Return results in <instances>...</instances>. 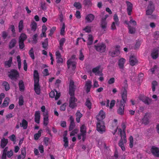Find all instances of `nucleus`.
Here are the masks:
<instances>
[{
	"mask_svg": "<svg viewBox=\"0 0 159 159\" xmlns=\"http://www.w3.org/2000/svg\"><path fill=\"white\" fill-rule=\"evenodd\" d=\"M56 59H57V63H62L63 62V59L60 57H56Z\"/></svg>",
	"mask_w": 159,
	"mask_h": 159,
	"instance_id": "338daca9",
	"label": "nucleus"
},
{
	"mask_svg": "<svg viewBox=\"0 0 159 159\" xmlns=\"http://www.w3.org/2000/svg\"><path fill=\"white\" fill-rule=\"evenodd\" d=\"M31 30L35 31L37 28V23L34 21L32 22L31 25Z\"/></svg>",
	"mask_w": 159,
	"mask_h": 159,
	"instance_id": "ea45409f",
	"label": "nucleus"
},
{
	"mask_svg": "<svg viewBox=\"0 0 159 159\" xmlns=\"http://www.w3.org/2000/svg\"><path fill=\"white\" fill-rule=\"evenodd\" d=\"M94 47L97 51L101 52H104L105 51L106 48L105 45L103 43L97 46L95 45Z\"/></svg>",
	"mask_w": 159,
	"mask_h": 159,
	"instance_id": "0eeeda50",
	"label": "nucleus"
},
{
	"mask_svg": "<svg viewBox=\"0 0 159 159\" xmlns=\"http://www.w3.org/2000/svg\"><path fill=\"white\" fill-rule=\"evenodd\" d=\"M78 131V129H74L70 133V136H74L75 135V134H77Z\"/></svg>",
	"mask_w": 159,
	"mask_h": 159,
	"instance_id": "bf43d9fd",
	"label": "nucleus"
},
{
	"mask_svg": "<svg viewBox=\"0 0 159 159\" xmlns=\"http://www.w3.org/2000/svg\"><path fill=\"white\" fill-rule=\"evenodd\" d=\"M129 147L130 148H132L133 147V138L131 136L129 138Z\"/></svg>",
	"mask_w": 159,
	"mask_h": 159,
	"instance_id": "603ef678",
	"label": "nucleus"
},
{
	"mask_svg": "<svg viewBox=\"0 0 159 159\" xmlns=\"http://www.w3.org/2000/svg\"><path fill=\"white\" fill-rule=\"evenodd\" d=\"M129 32L130 34H134L136 31V29L135 27H132L130 25L128 26Z\"/></svg>",
	"mask_w": 159,
	"mask_h": 159,
	"instance_id": "e433bc0d",
	"label": "nucleus"
},
{
	"mask_svg": "<svg viewBox=\"0 0 159 159\" xmlns=\"http://www.w3.org/2000/svg\"><path fill=\"white\" fill-rule=\"evenodd\" d=\"M24 100L23 97L20 96L19 98V104L20 106H22L23 105Z\"/></svg>",
	"mask_w": 159,
	"mask_h": 159,
	"instance_id": "5fc2aeb1",
	"label": "nucleus"
},
{
	"mask_svg": "<svg viewBox=\"0 0 159 159\" xmlns=\"http://www.w3.org/2000/svg\"><path fill=\"white\" fill-rule=\"evenodd\" d=\"M86 128L84 125H82L80 128V131L81 134H86Z\"/></svg>",
	"mask_w": 159,
	"mask_h": 159,
	"instance_id": "79ce46f5",
	"label": "nucleus"
},
{
	"mask_svg": "<svg viewBox=\"0 0 159 159\" xmlns=\"http://www.w3.org/2000/svg\"><path fill=\"white\" fill-rule=\"evenodd\" d=\"M2 85L4 87L5 90L6 91H8L10 89L9 84L6 81H4L2 84Z\"/></svg>",
	"mask_w": 159,
	"mask_h": 159,
	"instance_id": "f704fd0d",
	"label": "nucleus"
},
{
	"mask_svg": "<svg viewBox=\"0 0 159 159\" xmlns=\"http://www.w3.org/2000/svg\"><path fill=\"white\" fill-rule=\"evenodd\" d=\"M123 86L122 88L124 89V90L122 93L121 97L122 98H123L124 100L125 101L127 98V89L128 88V84L127 81L126 79H125L123 83Z\"/></svg>",
	"mask_w": 159,
	"mask_h": 159,
	"instance_id": "f03ea898",
	"label": "nucleus"
},
{
	"mask_svg": "<svg viewBox=\"0 0 159 159\" xmlns=\"http://www.w3.org/2000/svg\"><path fill=\"white\" fill-rule=\"evenodd\" d=\"M56 30V27H53L50 30V33L49 34V35L50 36H51L54 31Z\"/></svg>",
	"mask_w": 159,
	"mask_h": 159,
	"instance_id": "052dcab7",
	"label": "nucleus"
},
{
	"mask_svg": "<svg viewBox=\"0 0 159 159\" xmlns=\"http://www.w3.org/2000/svg\"><path fill=\"white\" fill-rule=\"evenodd\" d=\"M120 46L118 45L116 46L115 50L109 52V54L112 57L118 56L120 53Z\"/></svg>",
	"mask_w": 159,
	"mask_h": 159,
	"instance_id": "39448f33",
	"label": "nucleus"
},
{
	"mask_svg": "<svg viewBox=\"0 0 159 159\" xmlns=\"http://www.w3.org/2000/svg\"><path fill=\"white\" fill-rule=\"evenodd\" d=\"M75 126V123H70V125L69 127V131H71L72 130Z\"/></svg>",
	"mask_w": 159,
	"mask_h": 159,
	"instance_id": "864d4df0",
	"label": "nucleus"
},
{
	"mask_svg": "<svg viewBox=\"0 0 159 159\" xmlns=\"http://www.w3.org/2000/svg\"><path fill=\"white\" fill-rule=\"evenodd\" d=\"M149 114L146 113L142 120V123L145 125H148L149 123L150 118Z\"/></svg>",
	"mask_w": 159,
	"mask_h": 159,
	"instance_id": "9b49d317",
	"label": "nucleus"
},
{
	"mask_svg": "<svg viewBox=\"0 0 159 159\" xmlns=\"http://www.w3.org/2000/svg\"><path fill=\"white\" fill-rule=\"evenodd\" d=\"M84 5L87 7H89L92 5V3L90 0H84L83 2Z\"/></svg>",
	"mask_w": 159,
	"mask_h": 159,
	"instance_id": "cd10ccee",
	"label": "nucleus"
},
{
	"mask_svg": "<svg viewBox=\"0 0 159 159\" xmlns=\"http://www.w3.org/2000/svg\"><path fill=\"white\" fill-rule=\"evenodd\" d=\"M92 82L90 80H88L85 84V86H86V91L88 93L90 90V89L92 86L91 85Z\"/></svg>",
	"mask_w": 159,
	"mask_h": 159,
	"instance_id": "4be33fe9",
	"label": "nucleus"
},
{
	"mask_svg": "<svg viewBox=\"0 0 159 159\" xmlns=\"http://www.w3.org/2000/svg\"><path fill=\"white\" fill-rule=\"evenodd\" d=\"M24 41L19 40V47L20 49H23L25 47V44L24 43Z\"/></svg>",
	"mask_w": 159,
	"mask_h": 159,
	"instance_id": "de8ad7c7",
	"label": "nucleus"
},
{
	"mask_svg": "<svg viewBox=\"0 0 159 159\" xmlns=\"http://www.w3.org/2000/svg\"><path fill=\"white\" fill-rule=\"evenodd\" d=\"M125 62V60L123 58H121L119 60L118 65L120 69H123Z\"/></svg>",
	"mask_w": 159,
	"mask_h": 159,
	"instance_id": "b1692460",
	"label": "nucleus"
},
{
	"mask_svg": "<svg viewBox=\"0 0 159 159\" xmlns=\"http://www.w3.org/2000/svg\"><path fill=\"white\" fill-rule=\"evenodd\" d=\"M19 86L20 91H23L24 90L25 87L23 82L22 80H20L19 81Z\"/></svg>",
	"mask_w": 159,
	"mask_h": 159,
	"instance_id": "2f4dec72",
	"label": "nucleus"
},
{
	"mask_svg": "<svg viewBox=\"0 0 159 159\" xmlns=\"http://www.w3.org/2000/svg\"><path fill=\"white\" fill-rule=\"evenodd\" d=\"M151 56L153 59H156L158 56V50L157 49H154L152 52Z\"/></svg>",
	"mask_w": 159,
	"mask_h": 159,
	"instance_id": "f3484780",
	"label": "nucleus"
},
{
	"mask_svg": "<svg viewBox=\"0 0 159 159\" xmlns=\"http://www.w3.org/2000/svg\"><path fill=\"white\" fill-rule=\"evenodd\" d=\"M42 131V130L40 129L38 131V133L35 134L34 135V138L35 140H38L39 138L41 136Z\"/></svg>",
	"mask_w": 159,
	"mask_h": 159,
	"instance_id": "c9c22d12",
	"label": "nucleus"
},
{
	"mask_svg": "<svg viewBox=\"0 0 159 159\" xmlns=\"http://www.w3.org/2000/svg\"><path fill=\"white\" fill-rule=\"evenodd\" d=\"M74 6L78 9H79L81 8L82 7V6L81 4L78 2H75L74 4Z\"/></svg>",
	"mask_w": 159,
	"mask_h": 159,
	"instance_id": "09e8293b",
	"label": "nucleus"
},
{
	"mask_svg": "<svg viewBox=\"0 0 159 159\" xmlns=\"http://www.w3.org/2000/svg\"><path fill=\"white\" fill-rule=\"evenodd\" d=\"M138 63V61L136 57L134 56H131L129 58V63L130 65L133 66Z\"/></svg>",
	"mask_w": 159,
	"mask_h": 159,
	"instance_id": "4468645a",
	"label": "nucleus"
},
{
	"mask_svg": "<svg viewBox=\"0 0 159 159\" xmlns=\"http://www.w3.org/2000/svg\"><path fill=\"white\" fill-rule=\"evenodd\" d=\"M97 129L101 134L105 132L106 128L103 121L98 122L97 124Z\"/></svg>",
	"mask_w": 159,
	"mask_h": 159,
	"instance_id": "f257e3e1",
	"label": "nucleus"
},
{
	"mask_svg": "<svg viewBox=\"0 0 159 159\" xmlns=\"http://www.w3.org/2000/svg\"><path fill=\"white\" fill-rule=\"evenodd\" d=\"M131 18V20H130V21H129V23L130 24H133V25H134V26H136L137 25L136 22V21L132 19V17H130Z\"/></svg>",
	"mask_w": 159,
	"mask_h": 159,
	"instance_id": "e2e57ef3",
	"label": "nucleus"
},
{
	"mask_svg": "<svg viewBox=\"0 0 159 159\" xmlns=\"http://www.w3.org/2000/svg\"><path fill=\"white\" fill-rule=\"evenodd\" d=\"M107 25V23L106 20L103 19H101L100 23V26L103 30H104V31L105 30Z\"/></svg>",
	"mask_w": 159,
	"mask_h": 159,
	"instance_id": "6ab92c4d",
	"label": "nucleus"
},
{
	"mask_svg": "<svg viewBox=\"0 0 159 159\" xmlns=\"http://www.w3.org/2000/svg\"><path fill=\"white\" fill-rule=\"evenodd\" d=\"M16 41L15 39H12L10 42L9 46V48L10 49H11L14 47L16 44Z\"/></svg>",
	"mask_w": 159,
	"mask_h": 159,
	"instance_id": "7c9ffc66",
	"label": "nucleus"
},
{
	"mask_svg": "<svg viewBox=\"0 0 159 159\" xmlns=\"http://www.w3.org/2000/svg\"><path fill=\"white\" fill-rule=\"evenodd\" d=\"M122 100L120 102L119 108L117 110L118 113L120 115H122L124 114V107L125 106V103H126V102L127 98H126L125 101L124 100L123 98H122Z\"/></svg>",
	"mask_w": 159,
	"mask_h": 159,
	"instance_id": "7ed1b4c3",
	"label": "nucleus"
},
{
	"mask_svg": "<svg viewBox=\"0 0 159 159\" xmlns=\"http://www.w3.org/2000/svg\"><path fill=\"white\" fill-rule=\"evenodd\" d=\"M127 4V11L128 12V14L129 16H130L131 14V12L132 11L133 7V5L130 2L126 1V2Z\"/></svg>",
	"mask_w": 159,
	"mask_h": 159,
	"instance_id": "9d476101",
	"label": "nucleus"
},
{
	"mask_svg": "<svg viewBox=\"0 0 159 159\" xmlns=\"http://www.w3.org/2000/svg\"><path fill=\"white\" fill-rule=\"evenodd\" d=\"M10 100V99L8 97H6L5 98L3 103L1 105V107H5L8 106L9 104V101Z\"/></svg>",
	"mask_w": 159,
	"mask_h": 159,
	"instance_id": "c756f323",
	"label": "nucleus"
},
{
	"mask_svg": "<svg viewBox=\"0 0 159 159\" xmlns=\"http://www.w3.org/2000/svg\"><path fill=\"white\" fill-rule=\"evenodd\" d=\"M40 113L39 111H36L35 114V121L37 124L39 123Z\"/></svg>",
	"mask_w": 159,
	"mask_h": 159,
	"instance_id": "412c9836",
	"label": "nucleus"
},
{
	"mask_svg": "<svg viewBox=\"0 0 159 159\" xmlns=\"http://www.w3.org/2000/svg\"><path fill=\"white\" fill-rule=\"evenodd\" d=\"M65 26L64 23H63L62 26L61 30V32L60 34L61 35H63L64 33L65 32Z\"/></svg>",
	"mask_w": 159,
	"mask_h": 159,
	"instance_id": "6e6d98bb",
	"label": "nucleus"
},
{
	"mask_svg": "<svg viewBox=\"0 0 159 159\" xmlns=\"http://www.w3.org/2000/svg\"><path fill=\"white\" fill-rule=\"evenodd\" d=\"M100 68V66H98L92 69V72L94 73L95 75H102L103 74L99 70Z\"/></svg>",
	"mask_w": 159,
	"mask_h": 159,
	"instance_id": "f8f14e48",
	"label": "nucleus"
},
{
	"mask_svg": "<svg viewBox=\"0 0 159 159\" xmlns=\"http://www.w3.org/2000/svg\"><path fill=\"white\" fill-rule=\"evenodd\" d=\"M23 21L22 20H20L19 24V32H21L23 28Z\"/></svg>",
	"mask_w": 159,
	"mask_h": 159,
	"instance_id": "a18cd8bd",
	"label": "nucleus"
},
{
	"mask_svg": "<svg viewBox=\"0 0 159 159\" xmlns=\"http://www.w3.org/2000/svg\"><path fill=\"white\" fill-rule=\"evenodd\" d=\"M12 57H11L10 58L8 61L5 62V65L6 66H8L9 67L11 66V64L12 62Z\"/></svg>",
	"mask_w": 159,
	"mask_h": 159,
	"instance_id": "a19ab883",
	"label": "nucleus"
},
{
	"mask_svg": "<svg viewBox=\"0 0 159 159\" xmlns=\"http://www.w3.org/2000/svg\"><path fill=\"white\" fill-rule=\"evenodd\" d=\"M8 143V140L3 138L1 140L0 146L2 148H3Z\"/></svg>",
	"mask_w": 159,
	"mask_h": 159,
	"instance_id": "393cba45",
	"label": "nucleus"
},
{
	"mask_svg": "<svg viewBox=\"0 0 159 159\" xmlns=\"http://www.w3.org/2000/svg\"><path fill=\"white\" fill-rule=\"evenodd\" d=\"M42 47L45 50H47L48 48V39L46 38L45 39L44 41L42 42Z\"/></svg>",
	"mask_w": 159,
	"mask_h": 159,
	"instance_id": "bb28decb",
	"label": "nucleus"
},
{
	"mask_svg": "<svg viewBox=\"0 0 159 159\" xmlns=\"http://www.w3.org/2000/svg\"><path fill=\"white\" fill-rule=\"evenodd\" d=\"M75 87H69V94L70 96L75 95Z\"/></svg>",
	"mask_w": 159,
	"mask_h": 159,
	"instance_id": "72a5a7b5",
	"label": "nucleus"
},
{
	"mask_svg": "<svg viewBox=\"0 0 159 159\" xmlns=\"http://www.w3.org/2000/svg\"><path fill=\"white\" fill-rule=\"evenodd\" d=\"M113 19L115 20V22H116V24L117 25H119V19L117 14H115L113 16Z\"/></svg>",
	"mask_w": 159,
	"mask_h": 159,
	"instance_id": "c03bdc74",
	"label": "nucleus"
},
{
	"mask_svg": "<svg viewBox=\"0 0 159 159\" xmlns=\"http://www.w3.org/2000/svg\"><path fill=\"white\" fill-rule=\"evenodd\" d=\"M124 141H123V138H121V139L119 141L118 143L119 146L121 148V149L123 151H125V148L124 147Z\"/></svg>",
	"mask_w": 159,
	"mask_h": 159,
	"instance_id": "c85d7f7f",
	"label": "nucleus"
},
{
	"mask_svg": "<svg viewBox=\"0 0 159 159\" xmlns=\"http://www.w3.org/2000/svg\"><path fill=\"white\" fill-rule=\"evenodd\" d=\"M93 37L92 35L89 34L88 38V42L87 45H90L92 44L93 43Z\"/></svg>",
	"mask_w": 159,
	"mask_h": 159,
	"instance_id": "473e14b6",
	"label": "nucleus"
},
{
	"mask_svg": "<svg viewBox=\"0 0 159 159\" xmlns=\"http://www.w3.org/2000/svg\"><path fill=\"white\" fill-rule=\"evenodd\" d=\"M40 88L39 82L34 83V90L36 93L38 95H39L40 93Z\"/></svg>",
	"mask_w": 159,
	"mask_h": 159,
	"instance_id": "dca6fc26",
	"label": "nucleus"
},
{
	"mask_svg": "<svg viewBox=\"0 0 159 159\" xmlns=\"http://www.w3.org/2000/svg\"><path fill=\"white\" fill-rule=\"evenodd\" d=\"M43 75L46 76L49 75L48 70L47 69H45L44 70L43 72Z\"/></svg>",
	"mask_w": 159,
	"mask_h": 159,
	"instance_id": "680f3d73",
	"label": "nucleus"
},
{
	"mask_svg": "<svg viewBox=\"0 0 159 159\" xmlns=\"http://www.w3.org/2000/svg\"><path fill=\"white\" fill-rule=\"evenodd\" d=\"M21 154L23 155V158H24L25 157L26 151L25 148H23L21 149Z\"/></svg>",
	"mask_w": 159,
	"mask_h": 159,
	"instance_id": "13d9d810",
	"label": "nucleus"
},
{
	"mask_svg": "<svg viewBox=\"0 0 159 159\" xmlns=\"http://www.w3.org/2000/svg\"><path fill=\"white\" fill-rule=\"evenodd\" d=\"M83 50V49H82L80 51L79 59L81 61L84 60V55L82 52Z\"/></svg>",
	"mask_w": 159,
	"mask_h": 159,
	"instance_id": "3c124183",
	"label": "nucleus"
},
{
	"mask_svg": "<svg viewBox=\"0 0 159 159\" xmlns=\"http://www.w3.org/2000/svg\"><path fill=\"white\" fill-rule=\"evenodd\" d=\"M76 120L77 123L80 122V118L82 116V114L80 112V111L78 110L75 114Z\"/></svg>",
	"mask_w": 159,
	"mask_h": 159,
	"instance_id": "a878e982",
	"label": "nucleus"
},
{
	"mask_svg": "<svg viewBox=\"0 0 159 159\" xmlns=\"http://www.w3.org/2000/svg\"><path fill=\"white\" fill-rule=\"evenodd\" d=\"M67 134V130H66L64 132L63 134V141L64 142V146L65 148H66L68 147V141L67 138L66 137V136Z\"/></svg>",
	"mask_w": 159,
	"mask_h": 159,
	"instance_id": "ddd939ff",
	"label": "nucleus"
},
{
	"mask_svg": "<svg viewBox=\"0 0 159 159\" xmlns=\"http://www.w3.org/2000/svg\"><path fill=\"white\" fill-rule=\"evenodd\" d=\"M13 155V152L12 150L7 152V156L8 157L10 158Z\"/></svg>",
	"mask_w": 159,
	"mask_h": 159,
	"instance_id": "69168bd1",
	"label": "nucleus"
},
{
	"mask_svg": "<svg viewBox=\"0 0 159 159\" xmlns=\"http://www.w3.org/2000/svg\"><path fill=\"white\" fill-rule=\"evenodd\" d=\"M85 105L89 109H90L91 107V103L88 99H87L85 103Z\"/></svg>",
	"mask_w": 159,
	"mask_h": 159,
	"instance_id": "49530a36",
	"label": "nucleus"
},
{
	"mask_svg": "<svg viewBox=\"0 0 159 159\" xmlns=\"http://www.w3.org/2000/svg\"><path fill=\"white\" fill-rule=\"evenodd\" d=\"M34 83L39 82V75L37 70H35L34 71Z\"/></svg>",
	"mask_w": 159,
	"mask_h": 159,
	"instance_id": "aec40b11",
	"label": "nucleus"
},
{
	"mask_svg": "<svg viewBox=\"0 0 159 159\" xmlns=\"http://www.w3.org/2000/svg\"><path fill=\"white\" fill-rule=\"evenodd\" d=\"M83 30L85 31L87 33H89L91 31V27L89 26H86L83 29Z\"/></svg>",
	"mask_w": 159,
	"mask_h": 159,
	"instance_id": "4d7b16f0",
	"label": "nucleus"
},
{
	"mask_svg": "<svg viewBox=\"0 0 159 159\" xmlns=\"http://www.w3.org/2000/svg\"><path fill=\"white\" fill-rule=\"evenodd\" d=\"M76 17L77 19H80L81 18L80 13V11H77L75 14Z\"/></svg>",
	"mask_w": 159,
	"mask_h": 159,
	"instance_id": "774afa93",
	"label": "nucleus"
},
{
	"mask_svg": "<svg viewBox=\"0 0 159 159\" xmlns=\"http://www.w3.org/2000/svg\"><path fill=\"white\" fill-rule=\"evenodd\" d=\"M148 9L152 10V11H154V7L152 2H149L148 6Z\"/></svg>",
	"mask_w": 159,
	"mask_h": 159,
	"instance_id": "37998d69",
	"label": "nucleus"
},
{
	"mask_svg": "<svg viewBox=\"0 0 159 159\" xmlns=\"http://www.w3.org/2000/svg\"><path fill=\"white\" fill-rule=\"evenodd\" d=\"M28 124L27 121L23 119L21 123H20V127H23V129H26L27 128Z\"/></svg>",
	"mask_w": 159,
	"mask_h": 159,
	"instance_id": "5701e85b",
	"label": "nucleus"
},
{
	"mask_svg": "<svg viewBox=\"0 0 159 159\" xmlns=\"http://www.w3.org/2000/svg\"><path fill=\"white\" fill-rule=\"evenodd\" d=\"M141 100L147 105L149 104L151 102L152 99L146 97H143L141 98Z\"/></svg>",
	"mask_w": 159,
	"mask_h": 159,
	"instance_id": "a211bd4d",
	"label": "nucleus"
},
{
	"mask_svg": "<svg viewBox=\"0 0 159 159\" xmlns=\"http://www.w3.org/2000/svg\"><path fill=\"white\" fill-rule=\"evenodd\" d=\"M56 92V95L55 97V98L56 100H57L60 96V93H58L57 91L55 90Z\"/></svg>",
	"mask_w": 159,
	"mask_h": 159,
	"instance_id": "0e129e2a",
	"label": "nucleus"
},
{
	"mask_svg": "<svg viewBox=\"0 0 159 159\" xmlns=\"http://www.w3.org/2000/svg\"><path fill=\"white\" fill-rule=\"evenodd\" d=\"M9 76L12 80H16L19 76V74L16 70H12L10 72Z\"/></svg>",
	"mask_w": 159,
	"mask_h": 159,
	"instance_id": "423d86ee",
	"label": "nucleus"
},
{
	"mask_svg": "<svg viewBox=\"0 0 159 159\" xmlns=\"http://www.w3.org/2000/svg\"><path fill=\"white\" fill-rule=\"evenodd\" d=\"M27 37L25 34L22 33L20 36L19 40H21L22 41H24L26 39Z\"/></svg>",
	"mask_w": 159,
	"mask_h": 159,
	"instance_id": "4c0bfd02",
	"label": "nucleus"
},
{
	"mask_svg": "<svg viewBox=\"0 0 159 159\" xmlns=\"http://www.w3.org/2000/svg\"><path fill=\"white\" fill-rule=\"evenodd\" d=\"M38 35L37 34H35L34 35V36L33 37L32 39H33V41H32V43H33L35 44L36 43H37V37H38Z\"/></svg>",
	"mask_w": 159,
	"mask_h": 159,
	"instance_id": "8fccbe9b",
	"label": "nucleus"
},
{
	"mask_svg": "<svg viewBox=\"0 0 159 159\" xmlns=\"http://www.w3.org/2000/svg\"><path fill=\"white\" fill-rule=\"evenodd\" d=\"M105 117V113L103 110H101L98 114L96 118L98 121H102V120Z\"/></svg>",
	"mask_w": 159,
	"mask_h": 159,
	"instance_id": "1a4fd4ad",
	"label": "nucleus"
},
{
	"mask_svg": "<svg viewBox=\"0 0 159 159\" xmlns=\"http://www.w3.org/2000/svg\"><path fill=\"white\" fill-rule=\"evenodd\" d=\"M152 154L155 157H159V148L155 146H152L151 149Z\"/></svg>",
	"mask_w": 159,
	"mask_h": 159,
	"instance_id": "6e6552de",
	"label": "nucleus"
},
{
	"mask_svg": "<svg viewBox=\"0 0 159 159\" xmlns=\"http://www.w3.org/2000/svg\"><path fill=\"white\" fill-rule=\"evenodd\" d=\"M29 54L30 57L33 60L34 59V53L33 48H32L29 52Z\"/></svg>",
	"mask_w": 159,
	"mask_h": 159,
	"instance_id": "58836bf2",
	"label": "nucleus"
},
{
	"mask_svg": "<svg viewBox=\"0 0 159 159\" xmlns=\"http://www.w3.org/2000/svg\"><path fill=\"white\" fill-rule=\"evenodd\" d=\"M94 16L93 14H89L85 18L86 22H91L94 20Z\"/></svg>",
	"mask_w": 159,
	"mask_h": 159,
	"instance_id": "2eb2a0df",
	"label": "nucleus"
},
{
	"mask_svg": "<svg viewBox=\"0 0 159 159\" xmlns=\"http://www.w3.org/2000/svg\"><path fill=\"white\" fill-rule=\"evenodd\" d=\"M77 101V99L75 98L74 96H70L69 100V107L72 108H74L77 106L76 102Z\"/></svg>",
	"mask_w": 159,
	"mask_h": 159,
	"instance_id": "20e7f679",
	"label": "nucleus"
}]
</instances>
